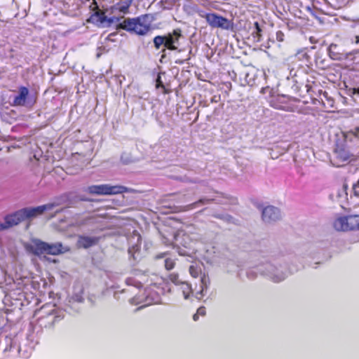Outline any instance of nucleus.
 <instances>
[{
    "mask_svg": "<svg viewBox=\"0 0 359 359\" xmlns=\"http://www.w3.org/2000/svg\"><path fill=\"white\" fill-rule=\"evenodd\" d=\"M151 14H143L135 18H125L117 27L137 36H147L154 29Z\"/></svg>",
    "mask_w": 359,
    "mask_h": 359,
    "instance_id": "f257e3e1",
    "label": "nucleus"
},
{
    "mask_svg": "<svg viewBox=\"0 0 359 359\" xmlns=\"http://www.w3.org/2000/svg\"><path fill=\"white\" fill-rule=\"evenodd\" d=\"M24 247L28 253L37 257L43 255H59L69 250V247L64 246L60 242L48 243L39 238L31 239Z\"/></svg>",
    "mask_w": 359,
    "mask_h": 359,
    "instance_id": "f03ea898",
    "label": "nucleus"
},
{
    "mask_svg": "<svg viewBox=\"0 0 359 359\" xmlns=\"http://www.w3.org/2000/svg\"><path fill=\"white\" fill-rule=\"evenodd\" d=\"M55 206V203H48L34 208H22L12 214L4 217V221L6 222L8 228L18 225L21 222L34 218L42 215L46 210H50Z\"/></svg>",
    "mask_w": 359,
    "mask_h": 359,
    "instance_id": "7ed1b4c3",
    "label": "nucleus"
},
{
    "mask_svg": "<svg viewBox=\"0 0 359 359\" xmlns=\"http://www.w3.org/2000/svg\"><path fill=\"white\" fill-rule=\"evenodd\" d=\"M182 38H183L182 32L181 29L177 28L165 35L156 36L153 39L154 46L155 49L159 50L163 46V52H165V49L176 50L180 46V40Z\"/></svg>",
    "mask_w": 359,
    "mask_h": 359,
    "instance_id": "20e7f679",
    "label": "nucleus"
},
{
    "mask_svg": "<svg viewBox=\"0 0 359 359\" xmlns=\"http://www.w3.org/2000/svg\"><path fill=\"white\" fill-rule=\"evenodd\" d=\"M49 305L43 306L39 310L41 315L38 318V323L41 327L50 329L59 323L63 318L64 316L61 312L53 309H47Z\"/></svg>",
    "mask_w": 359,
    "mask_h": 359,
    "instance_id": "39448f33",
    "label": "nucleus"
},
{
    "mask_svg": "<svg viewBox=\"0 0 359 359\" xmlns=\"http://www.w3.org/2000/svg\"><path fill=\"white\" fill-rule=\"evenodd\" d=\"M198 15L205 19L209 26L213 29L220 28L222 29L229 30L233 28V22L217 13H205L203 11H198Z\"/></svg>",
    "mask_w": 359,
    "mask_h": 359,
    "instance_id": "423d86ee",
    "label": "nucleus"
},
{
    "mask_svg": "<svg viewBox=\"0 0 359 359\" xmlns=\"http://www.w3.org/2000/svg\"><path fill=\"white\" fill-rule=\"evenodd\" d=\"M353 154L346 143H338L334 151V163L337 167L342 166L353 159Z\"/></svg>",
    "mask_w": 359,
    "mask_h": 359,
    "instance_id": "0eeeda50",
    "label": "nucleus"
},
{
    "mask_svg": "<svg viewBox=\"0 0 359 359\" xmlns=\"http://www.w3.org/2000/svg\"><path fill=\"white\" fill-rule=\"evenodd\" d=\"M87 191L94 195H115L126 192L127 188L121 185L100 184L89 186Z\"/></svg>",
    "mask_w": 359,
    "mask_h": 359,
    "instance_id": "6e6552de",
    "label": "nucleus"
},
{
    "mask_svg": "<svg viewBox=\"0 0 359 359\" xmlns=\"http://www.w3.org/2000/svg\"><path fill=\"white\" fill-rule=\"evenodd\" d=\"M333 226L337 231H342L359 229V216L340 217L334 220Z\"/></svg>",
    "mask_w": 359,
    "mask_h": 359,
    "instance_id": "1a4fd4ad",
    "label": "nucleus"
},
{
    "mask_svg": "<svg viewBox=\"0 0 359 359\" xmlns=\"http://www.w3.org/2000/svg\"><path fill=\"white\" fill-rule=\"evenodd\" d=\"M262 217L265 222H275L280 218V210L272 205L266 206L262 210Z\"/></svg>",
    "mask_w": 359,
    "mask_h": 359,
    "instance_id": "9d476101",
    "label": "nucleus"
},
{
    "mask_svg": "<svg viewBox=\"0 0 359 359\" xmlns=\"http://www.w3.org/2000/svg\"><path fill=\"white\" fill-rule=\"evenodd\" d=\"M133 1V0H119L111 7V9L120 14L126 15L130 13L129 9Z\"/></svg>",
    "mask_w": 359,
    "mask_h": 359,
    "instance_id": "9b49d317",
    "label": "nucleus"
},
{
    "mask_svg": "<svg viewBox=\"0 0 359 359\" xmlns=\"http://www.w3.org/2000/svg\"><path fill=\"white\" fill-rule=\"evenodd\" d=\"M100 241V237H91L87 236H79L78 238V245L83 248H88L97 245Z\"/></svg>",
    "mask_w": 359,
    "mask_h": 359,
    "instance_id": "f8f14e48",
    "label": "nucleus"
},
{
    "mask_svg": "<svg viewBox=\"0 0 359 359\" xmlns=\"http://www.w3.org/2000/svg\"><path fill=\"white\" fill-rule=\"evenodd\" d=\"M29 95V90L25 86L19 88V94L16 95L13 100V105L23 106L26 102V100Z\"/></svg>",
    "mask_w": 359,
    "mask_h": 359,
    "instance_id": "ddd939ff",
    "label": "nucleus"
},
{
    "mask_svg": "<svg viewBox=\"0 0 359 359\" xmlns=\"http://www.w3.org/2000/svg\"><path fill=\"white\" fill-rule=\"evenodd\" d=\"M328 53L330 57L334 60H342L347 58V54L341 53L339 48L337 44L331 43L328 47Z\"/></svg>",
    "mask_w": 359,
    "mask_h": 359,
    "instance_id": "4468645a",
    "label": "nucleus"
},
{
    "mask_svg": "<svg viewBox=\"0 0 359 359\" xmlns=\"http://www.w3.org/2000/svg\"><path fill=\"white\" fill-rule=\"evenodd\" d=\"M180 290L183 294L184 299H188L192 294V289L189 284L185 282L181 283Z\"/></svg>",
    "mask_w": 359,
    "mask_h": 359,
    "instance_id": "2eb2a0df",
    "label": "nucleus"
},
{
    "mask_svg": "<svg viewBox=\"0 0 359 359\" xmlns=\"http://www.w3.org/2000/svg\"><path fill=\"white\" fill-rule=\"evenodd\" d=\"M93 217H86L84 218H77L75 219L74 223L71 225L74 227H81L82 226L86 225L89 221H90Z\"/></svg>",
    "mask_w": 359,
    "mask_h": 359,
    "instance_id": "dca6fc26",
    "label": "nucleus"
},
{
    "mask_svg": "<svg viewBox=\"0 0 359 359\" xmlns=\"http://www.w3.org/2000/svg\"><path fill=\"white\" fill-rule=\"evenodd\" d=\"M90 8L94 13V15L102 19V16L104 15V13L99 8L96 0H93V2L90 5Z\"/></svg>",
    "mask_w": 359,
    "mask_h": 359,
    "instance_id": "f3484780",
    "label": "nucleus"
},
{
    "mask_svg": "<svg viewBox=\"0 0 359 359\" xmlns=\"http://www.w3.org/2000/svg\"><path fill=\"white\" fill-rule=\"evenodd\" d=\"M254 26L256 29V32L252 34L253 37L257 39V41H260L262 29H261L258 22H255L254 23Z\"/></svg>",
    "mask_w": 359,
    "mask_h": 359,
    "instance_id": "a211bd4d",
    "label": "nucleus"
},
{
    "mask_svg": "<svg viewBox=\"0 0 359 359\" xmlns=\"http://www.w3.org/2000/svg\"><path fill=\"white\" fill-rule=\"evenodd\" d=\"M189 273L193 278H197L201 273V271L197 266L191 265L189 266Z\"/></svg>",
    "mask_w": 359,
    "mask_h": 359,
    "instance_id": "6ab92c4d",
    "label": "nucleus"
},
{
    "mask_svg": "<svg viewBox=\"0 0 359 359\" xmlns=\"http://www.w3.org/2000/svg\"><path fill=\"white\" fill-rule=\"evenodd\" d=\"M213 201H214V199L201 198V199L198 200V201L192 203L191 205V208H194L199 204H201V205L209 204V203H212Z\"/></svg>",
    "mask_w": 359,
    "mask_h": 359,
    "instance_id": "aec40b11",
    "label": "nucleus"
},
{
    "mask_svg": "<svg viewBox=\"0 0 359 359\" xmlns=\"http://www.w3.org/2000/svg\"><path fill=\"white\" fill-rule=\"evenodd\" d=\"M168 279L170 281H171L172 283H173L175 285H180L182 283L180 280L179 275L177 273H170L168 276Z\"/></svg>",
    "mask_w": 359,
    "mask_h": 359,
    "instance_id": "412c9836",
    "label": "nucleus"
},
{
    "mask_svg": "<svg viewBox=\"0 0 359 359\" xmlns=\"http://www.w3.org/2000/svg\"><path fill=\"white\" fill-rule=\"evenodd\" d=\"M164 262H165V267L168 271L172 269L175 265L174 260L171 258L165 259Z\"/></svg>",
    "mask_w": 359,
    "mask_h": 359,
    "instance_id": "4be33fe9",
    "label": "nucleus"
},
{
    "mask_svg": "<svg viewBox=\"0 0 359 359\" xmlns=\"http://www.w3.org/2000/svg\"><path fill=\"white\" fill-rule=\"evenodd\" d=\"M276 40L279 42H283L285 40V34L284 33L279 30L276 34Z\"/></svg>",
    "mask_w": 359,
    "mask_h": 359,
    "instance_id": "5701e85b",
    "label": "nucleus"
},
{
    "mask_svg": "<svg viewBox=\"0 0 359 359\" xmlns=\"http://www.w3.org/2000/svg\"><path fill=\"white\" fill-rule=\"evenodd\" d=\"M196 313L198 314V316H205L206 314V309L205 306H200L198 309Z\"/></svg>",
    "mask_w": 359,
    "mask_h": 359,
    "instance_id": "b1692460",
    "label": "nucleus"
},
{
    "mask_svg": "<svg viewBox=\"0 0 359 359\" xmlns=\"http://www.w3.org/2000/svg\"><path fill=\"white\" fill-rule=\"evenodd\" d=\"M8 229H9V228H8V226L6 222H5L4 223L0 222V231Z\"/></svg>",
    "mask_w": 359,
    "mask_h": 359,
    "instance_id": "393cba45",
    "label": "nucleus"
},
{
    "mask_svg": "<svg viewBox=\"0 0 359 359\" xmlns=\"http://www.w3.org/2000/svg\"><path fill=\"white\" fill-rule=\"evenodd\" d=\"M159 87L164 88V86L161 80V77L158 76V79H156V88Z\"/></svg>",
    "mask_w": 359,
    "mask_h": 359,
    "instance_id": "a878e982",
    "label": "nucleus"
},
{
    "mask_svg": "<svg viewBox=\"0 0 359 359\" xmlns=\"http://www.w3.org/2000/svg\"><path fill=\"white\" fill-rule=\"evenodd\" d=\"M207 279L208 278H206L205 275L203 274V276L201 277V283H202L203 285H206V280H207ZM205 287H207V286H205Z\"/></svg>",
    "mask_w": 359,
    "mask_h": 359,
    "instance_id": "bb28decb",
    "label": "nucleus"
},
{
    "mask_svg": "<svg viewBox=\"0 0 359 359\" xmlns=\"http://www.w3.org/2000/svg\"><path fill=\"white\" fill-rule=\"evenodd\" d=\"M199 318V316L197 313H196L194 316H193V320L194 321H197Z\"/></svg>",
    "mask_w": 359,
    "mask_h": 359,
    "instance_id": "cd10ccee",
    "label": "nucleus"
},
{
    "mask_svg": "<svg viewBox=\"0 0 359 359\" xmlns=\"http://www.w3.org/2000/svg\"><path fill=\"white\" fill-rule=\"evenodd\" d=\"M354 134L355 136H357L358 137H359V128H356L355 129V132H354Z\"/></svg>",
    "mask_w": 359,
    "mask_h": 359,
    "instance_id": "c85d7f7f",
    "label": "nucleus"
},
{
    "mask_svg": "<svg viewBox=\"0 0 359 359\" xmlns=\"http://www.w3.org/2000/svg\"><path fill=\"white\" fill-rule=\"evenodd\" d=\"M355 39V43H359V36H356Z\"/></svg>",
    "mask_w": 359,
    "mask_h": 359,
    "instance_id": "c756f323",
    "label": "nucleus"
},
{
    "mask_svg": "<svg viewBox=\"0 0 359 359\" xmlns=\"http://www.w3.org/2000/svg\"><path fill=\"white\" fill-rule=\"evenodd\" d=\"M357 92L359 93V88L357 90Z\"/></svg>",
    "mask_w": 359,
    "mask_h": 359,
    "instance_id": "7c9ffc66",
    "label": "nucleus"
}]
</instances>
